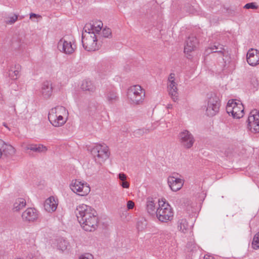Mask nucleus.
<instances>
[{
  "instance_id": "obj_38",
  "label": "nucleus",
  "mask_w": 259,
  "mask_h": 259,
  "mask_svg": "<svg viewBox=\"0 0 259 259\" xmlns=\"http://www.w3.org/2000/svg\"><path fill=\"white\" fill-rule=\"evenodd\" d=\"M82 259H93V256L90 253H84L79 256Z\"/></svg>"
},
{
  "instance_id": "obj_15",
  "label": "nucleus",
  "mask_w": 259,
  "mask_h": 259,
  "mask_svg": "<svg viewBox=\"0 0 259 259\" xmlns=\"http://www.w3.org/2000/svg\"><path fill=\"white\" fill-rule=\"evenodd\" d=\"M198 44V41L195 36L193 35L189 36L186 41L184 52L188 53L194 51L196 48Z\"/></svg>"
},
{
  "instance_id": "obj_17",
  "label": "nucleus",
  "mask_w": 259,
  "mask_h": 259,
  "mask_svg": "<svg viewBox=\"0 0 259 259\" xmlns=\"http://www.w3.org/2000/svg\"><path fill=\"white\" fill-rule=\"evenodd\" d=\"M57 207V204L53 197H49L44 203V208L49 212H53L56 210Z\"/></svg>"
},
{
  "instance_id": "obj_40",
  "label": "nucleus",
  "mask_w": 259,
  "mask_h": 259,
  "mask_svg": "<svg viewBox=\"0 0 259 259\" xmlns=\"http://www.w3.org/2000/svg\"><path fill=\"white\" fill-rule=\"evenodd\" d=\"M127 176L124 173H120L118 174V179L121 181H125Z\"/></svg>"
},
{
  "instance_id": "obj_35",
  "label": "nucleus",
  "mask_w": 259,
  "mask_h": 259,
  "mask_svg": "<svg viewBox=\"0 0 259 259\" xmlns=\"http://www.w3.org/2000/svg\"><path fill=\"white\" fill-rule=\"evenodd\" d=\"M243 8L245 9L256 10L258 8V6L256 3L252 2L245 4L243 6Z\"/></svg>"
},
{
  "instance_id": "obj_11",
  "label": "nucleus",
  "mask_w": 259,
  "mask_h": 259,
  "mask_svg": "<svg viewBox=\"0 0 259 259\" xmlns=\"http://www.w3.org/2000/svg\"><path fill=\"white\" fill-rule=\"evenodd\" d=\"M247 128L253 133H259V112L254 110L250 112L247 119Z\"/></svg>"
},
{
  "instance_id": "obj_42",
  "label": "nucleus",
  "mask_w": 259,
  "mask_h": 259,
  "mask_svg": "<svg viewBox=\"0 0 259 259\" xmlns=\"http://www.w3.org/2000/svg\"><path fill=\"white\" fill-rule=\"evenodd\" d=\"M135 204L134 203L131 201L129 200L127 202V207L128 209H133L134 207Z\"/></svg>"
},
{
  "instance_id": "obj_43",
  "label": "nucleus",
  "mask_w": 259,
  "mask_h": 259,
  "mask_svg": "<svg viewBox=\"0 0 259 259\" xmlns=\"http://www.w3.org/2000/svg\"><path fill=\"white\" fill-rule=\"evenodd\" d=\"M223 8L224 10H226V12L228 13L229 14H234V11L232 10L230 8L227 7H225V6H224Z\"/></svg>"
},
{
  "instance_id": "obj_25",
  "label": "nucleus",
  "mask_w": 259,
  "mask_h": 259,
  "mask_svg": "<svg viewBox=\"0 0 259 259\" xmlns=\"http://www.w3.org/2000/svg\"><path fill=\"white\" fill-rule=\"evenodd\" d=\"M21 66L19 65H15L14 67H12L11 69L9 70V76L12 79H16L19 76V70Z\"/></svg>"
},
{
  "instance_id": "obj_1",
  "label": "nucleus",
  "mask_w": 259,
  "mask_h": 259,
  "mask_svg": "<svg viewBox=\"0 0 259 259\" xmlns=\"http://www.w3.org/2000/svg\"><path fill=\"white\" fill-rule=\"evenodd\" d=\"M74 213L84 230L91 232L96 229L98 218L94 209L82 204L77 206Z\"/></svg>"
},
{
  "instance_id": "obj_12",
  "label": "nucleus",
  "mask_w": 259,
  "mask_h": 259,
  "mask_svg": "<svg viewBox=\"0 0 259 259\" xmlns=\"http://www.w3.org/2000/svg\"><path fill=\"white\" fill-rule=\"evenodd\" d=\"M58 49L61 52L70 55L74 52L75 46H73L71 41H68L64 38H62L58 43Z\"/></svg>"
},
{
  "instance_id": "obj_8",
  "label": "nucleus",
  "mask_w": 259,
  "mask_h": 259,
  "mask_svg": "<svg viewBox=\"0 0 259 259\" xmlns=\"http://www.w3.org/2000/svg\"><path fill=\"white\" fill-rule=\"evenodd\" d=\"M97 37L94 33H85L82 34V44L84 49L87 51H95L99 49V45L97 44Z\"/></svg>"
},
{
  "instance_id": "obj_30",
  "label": "nucleus",
  "mask_w": 259,
  "mask_h": 259,
  "mask_svg": "<svg viewBox=\"0 0 259 259\" xmlns=\"http://www.w3.org/2000/svg\"><path fill=\"white\" fill-rule=\"evenodd\" d=\"M85 33H94L96 34L95 31L94 30L93 26L91 23H89L85 24L84 26L82 34H84Z\"/></svg>"
},
{
  "instance_id": "obj_22",
  "label": "nucleus",
  "mask_w": 259,
  "mask_h": 259,
  "mask_svg": "<svg viewBox=\"0 0 259 259\" xmlns=\"http://www.w3.org/2000/svg\"><path fill=\"white\" fill-rule=\"evenodd\" d=\"M177 224L179 230L184 234L187 233L191 229V226L185 219L179 220Z\"/></svg>"
},
{
  "instance_id": "obj_14",
  "label": "nucleus",
  "mask_w": 259,
  "mask_h": 259,
  "mask_svg": "<svg viewBox=\"0 0 259 259\" xmlns=\"http://www.w3.org/2000/svg\"><path fill=\"white\" fill-rule=\"evenodd\" d=\"M246 60L250 66H255L259 64V51L254 49H249L246 55Z\"/></svg>"
},
{
  "instance_id": "obj_37",
  "label": "nucleus",
  "mask_w": 259,
  "mask_h": 259,
  "mask_svg": "<svg viewBox=\"0 0 259 259\" xmlns=\"http://www.w3.org/2000/svg\"><path fill=\"white\" fill-rule=\"evenodd\" d=\"M102 35L104 37H109L111 36L112 32L110 28H104L102 31Z\"/></svg>"
},
{
  "instance_id": "obj_27",
  "label": "nucleus",
  "mask_w": 259,
  "mask_h": 259,
  "mask_svg": "<svg viewBox=\"0 0 259 259\" xmlns=\"http://www.w3.org/2000/svg\"><path fill=\"white\" fill-rule=\"evenodd\" d=\"M81 87V89L84 91L94 92L95 90V87L90 80H83Z\"/></svg>"
},
{
  "instance_id": "obj_28",
  "label": "nucleus",
  "mask_w": 259,
  "mask_h": 259,
  "mask_svg": "<svg viewBox=\"0 0 259 259\" xmlns=\"http://www.w3.org/2000/svg\"><path fill=\"white\" fill-rule=\"evenodd\" d=\"M106 99L110 104H113L118 100L116 93L114 91H109L106 94Z\"/></svg>"
},
{
  "instance_id": "obj_18",
  "label": "nucleus",
  "mask_w": 259,
  "mask_h": 259,
  "mask_svg": "<svg viewBox=\"0 0 259 259\" xmlns=\"http://www.w3.org/2000/svg\"><path fill=\"white\" fill-rule=\"evenodd\" d=\"M177 84L175 81L168 82V89L169 94L170 95L171 99L174 102H176L178 99Z\"/></svg>"
},
{
  "instance_id": "obj_33",
  "label": "nucleus",
  "mask_w": 259,
  "mask_h": 259,
  "mask_svg": "<svg viewBox=\"0 0 259 259\" xmlns=\"http://www.w3.org/2000/svg\"><path fill=\"white\" fill-rule=\"evenodd\" d=\"M160 235L164 239L168 240L171 238L172 234L170 231L164 230L160 232Z\"/></svg>"
},
{
  "instance_id": "obj_4",
  "label": "nucleus",
  "mask_w": 259,
  "mask_h": 259,
  "mask_svg": "<svg viewBox=\"0 0 259 259\" xmlns=\"http://www.w3.org/2000/svg\"><path fill=\"white\" fill-rule=\"evenodd\" d=\"M206 114L208 116L215 115L219 111L220 103L218 96L214 93L208 95L204 106Z\"/></svg>"
},
{
  "instance_id": "obj_6",
  "label": "nucleus",
  "mask_w": 259,
  "mask_h": 259,
  "mask_svg": "<svg viewBox=\"0 0 259 259\" xmlns=\"http://www.w3.org/2000/svg\"><path fill=\"white\" fill-rule=\"evenodd\" d=\"M159 207L156 210V217L159 221L167 222L172 220L174 215L171 206L168 203L163 202L159 204Z\"/></svg>"
},
{
  "instance_id": "obj_46",
  "label": "nucleus",
  "mask_w": 259,
  "mask_h": 259,
  "mask_svg": "<svg viewBox=\"0 0 259 259\" xmlns=\"http://www.w3.org/2000/svg\"><path fill=\"white\" fill-rule=\"evenodd\" d=\"M33 17H34V18H38V17H40V16L39 15L34 14V13H31L30 14V18H32Z\"/></svg>"
},
{
  "instance_id": "obj_29",
  "label": "nucleus",
  "mask_w": 259,
  "mask_h": 259,
  "mask_svg": "<svg viewBox=\"0 0 259 259\" xmlns=\"http://www.w3.org/2000/svg\"><path fill=\"white\" fill-rule=\"evenodd\" d=\"M68 244V242L63 238H59L58 240V248L62 251L66 250L67 248Z\"/></svg>"
},
{
  "instance_id": "obj_36",
  "label": "nucleus",
  "mask_w": 259,
  "mask_h": 259,
  "mask_svg": "<svg viewBox=\"0 0 259 259\" xmlns=\"http://www.w3.org/2000/svg\"><path fill=\"white\" fill-rule=\"evenodd\" d=\"M149 132V130L148 129L142 128V129H138L135 131V135L136 136H141L145 134H147Z\"/></svg>"
},
{
  "instance_id": "obj_50",
  "label": "nucleus",
  "mask_w": 259,
  "mask_h": 259,
  "mask_svg": "<svg viewBox=\"0 0 259 259\" xmlns=\"http://www.w3.org/2000/svg\"><path fill=\"white\" fill-rule=\"evenodd\" d=\"M79 259H82V258H81L80 257H79Z\"/></svg>"
},
{
  "instance_id": "obj_16",
  "label": "nucleus",
  "mask_w": 259,
  "mask_h": 259,
  "mask_svg": "<svg viewBox=\"0 0 259 259\" xmlns=\"http://www.w3.org/2000/svg\"><path fill=\"white\" fill-rule=\"evenodd\" d=\"M167 182L171 190L176 192L181 189L183 185V181L179 178L171 176L168 178Z\"/></svg>"
},
{
  "instance_id": "obj_34",
  "label": "nucleus",
  "mask_w": 259,
  "mask_h": 259,
  "mask_svg": "<svg viewBox=\"0 0 259 259\" xmlns=\"http://www.w3.org/2000/svg\"><path fill=\"white\" fill-rule=\"evenodd\" d=\"M93 27L96 33H98L100 32L102 27L103 23L101 21H97L93 24H92Z\"/></svg>"
},
{
  "instance_id": "obj_39",
  "label": "nucleus",
  "mask_w": 259,
  "mask_h": 259,
  "mask_svg": "<svg viewBox=\"0 0 259 259\" xmlns=\"http://www.w3.org/2000/svg\"><path fill=\"white\" fill-rule=\"evenodd\" d=\"M120 185L123 188H128L130 187V184L126 181H121Z\"/></svg>"
},
{
  "instance_id": "obj_13",
  "label": "nucleus",
  "mask_w": 259,
  "mask_h": 259,
  "mask_svg": "<svg viewBox=\"0 0 259 259\" xmlns=\"http://www.w3.org/2000/svg\"><path fill=\"white\" fill-rule=\"evenodd\" d=\"M21 217L25 222H33L38 218V212L34 208H28L22 213Z\"/></svg>"
},
{
  "instance_id": "obj_10",
  "label": "nucleus",
  "mask_w": 259,
  "mask_h": 259,
  "mask_svg": "<svg viewBox=\"0 0 259 259\" xmlns=\"http://www.w3.org/2000/svg\"><path fill=\"white\" fill-rule=\"evenodd\" d=\"M178 139L181 145L185 149L191 148L195 142L193 135L186 130H183L179 133Z\"/></svg>"
},
{
  "instance_id": "obj_23",
  "label": "nucleus",
  "mask_w": 259,
  "mask_h": 259,
  "mask_svg": "<svg viewBox=\"0 0 259 259\" xmlns=\"http://www.w3.org/2000/svg\"><path fill=\"white\" fill-rule=\"evenodd\" d=\"M209 49L211 51V53L219 54L222 57L223 60H224L223 58V57L224 56V51L225 49L223 45L219 43L215 42L209 48Z\"/></svg>"
},
{
  "instance_id": "obj_20",
  "label": "nucleus",
  "mask_w": 259,
  "mask_h": 259,
  "mask_svg": "<svg viewBox=\"0 0 259 259\" xmlns=\"http://www.w3.org/2000/svg\"><path fill=\"white\" fill-rule=\"evenodd\" d=\"M52 86L50 82L48 81L44 82L41 87V93L44 98H49L52 95Z\"/></svg>"
},
{
  "instance_id": "obj_3",
  "label": "nucleus",
  "mask_w": 259,
  "mask_h": 259,
  "mask_svg": "<svg viewBox=\"0 0 259 259\" xmlns=\"http://www.w3.org/2000/svg\"><path fill=\"white\" fill-rule=\"evenodd\" d=\"M90 152L95 161L100 164L107 159L110 155L108 147L105 144H97L90 149Z\"/></svg>"
},
{
  "instance_id": "obj_21",
  "label": "nucleus",
  "mask_w": 259,
  "mask_h": 259,
  "mask_svg": "<svg viewBox=\"0 0 259 259\" xmlns=\"http://www.w3.org/2000/svg\"><path fill=\"white\" fill-rule=\"evenodd\" d=\"M25 149L37 153H45L48 150L47 147L42 144H28Z\"/></svg>"
},
{
  "instance_id": "obj_2",
  "label": "nucleus",
  "mask_w": 259,
  "mask_h": 259,
  "mask_svg": "<svg viewBox=\"0 0 259 259\" xmlns=\"http://www.w3.org/2000/svg\"><path fill=\"white\" fill-rule=\"evenodd\" d=\"M66 114L67 111L64 107L58 106L50 110L48 114V119L53 126H61L66 121L63 116Z\"/></svg>"
},
{
  "instance_id": "obj_48",
  "label": "nucleus",
  "mask_w": 259,
  "mask_h": 259,
  "mask_svg": "<svg viewBox=\"0 0 259 259\" xmlns=\"http://www.w3.org/2000/svg\"><path fill=\"white\" fill-rule=\"evenodd\" d=\"M167 108L168 109H171V108H172V105H171V104H168V105H167Z\"/></svg>"
},
{
  "instance_id": "obj_7",
  "label": "nucleus",
  "mask_w": 259,
  "mask_h": 259,
  "mask_svg": "<svg viewBox=\"0 0 259 259\" xmlns=\"http://www.w3.org/2000/svg\"><path fill=\"white\" fill-rule=\"evenodd\" d=\"M244 108L242 103L230 100L226 106V111L234 118L239 119L243 116Z\"/></svg>"
},
{
  "instance_id": "obj_32",
  "label": "nucleus",
  "mask_w": 259,
  "mask_h": 259,
  "mask_svg": "<svg viewBox=\"0 0 259 259\" xmlns=\"http://www.w3.org/2000/svg\"><path fill=\"white\" fill-rule=\"evenodd\" d=\"M18 19V16L14 14L12 16H8L6 18L5 22L7 24L12 25L14 24Z\"/></svg>"
},
{
  "instance_id": "obj_19",
  "label": "nucleus",
  "mask_w": 259,
  "mask_h": 259,
  "mask_svg": "<svg viewBox=\"0 0 259 259\" xmlns=\"http://www.w3.org/2000/svg\"><path fill=\"white\" fill-rule=\"evenodd\" d=\"M156 202L152 197H148L146 199V208L148 213L153 215L156 214Z\"/></svg>"
},
{
  "instance_id": "obj_26",
  "label": "nucleus",
  "mask_w": 259,
  "mask_h": 259,
  "mask_svg": "<svg viewBox=\"0 0 259 259\" xmlns=\"http://www.w3.org/2000/svg\"><path fill=\"white\" fill-rule=\"evenodd\" d=\"M26 205V201L22 198L17 199L13 205V209L15 211H19Z\"/></svg>"
},
{
  "instance_id": "obj_5",
  "label": "nucleus",
  "mask_w": 259,
  "mask_h": 259,
  "mask_svg": "<svg viewBox=\"0 0 259 259\" xmlns=\"http://www.w3.org/2000/svg\"><path fill=\"white\" fill-rule=\"evenodd\" d=\"M127 96L132 103L140 104L144 100L145 91L139 85H133L128 89Z\"/></svg>"
},
{
  "instance_id": "obj_45",
  "label": "nucleus",
  "mask_w": 259,
  "mask_h": 259,
  "mask_svg": "<svg viewBox=\"0 0 259 259\" xmlns=\"http://www.w3.org/2000/svg\"><path fill=\"white\" fill-rule=\"evenodd\" d=\"M4 145V142L3 140H0V158L2 156V147Z\"/></svg>"
},
{
  "instance_id": "obj_49",
  "label": "nucleus",
  "mask_w": 259,
  "mask_h": 259,
  "mask_svg": "<svg viewBox=\"0 0 259 259\" xmlns=\"http://www.w3.org/2000/svg\"><path fill=\"white\" fill-rule=\"evenodd\" d=\"M3 125H4V126H5V127H6L7 128H8V126H7V124H6V123L4 122V123H3Z\"/></svg>"
},
{
  "instance_id": "obj_41",
  "label": "nucleus",
  "mask_w": 259,
  "mask_h": 259,
  "mask_svg": "<svg viewBox=\"0 0 259 259\" xmlns=\"http://www.w3.org/2000/svg\"><path fill=\"white\" fill-rule=\"evenodd\" d=\"M175 80V74L174 73H171L168 78V82H174Z\"/></svg>"
},
{
  "instance_id": "obj_31",
  "label": "nucleus",
  "mask_w": 259,
  "mask_h": 259,
  "mask_svg": "<svg viewBox=\"0 0 259 259\" xmlns=\"http://www.w3.org/2000/svg\"><path fill=\"white\" fill-rule=\"evenodd\" d=\"M252 246L253 249H257L259 248V232H257L253 237Z\"/></svg>"
},
{
  "instance_id": "obj_47",
  "label": "nucleus",
  "mask_w": 259,
  "mask_h": 259,
  "mask_svg": "<svg viewBox=\"0 0 259 259\" xmlns=\"http://www.w3.org/2000/svg\"><path fill=\"white\" fill-rule=\"evenodd\" d=\"M251 82H252V83H253V82L254 83V84H253L254 88H256V87H257L258 82H257V80L255 78L252 79L251 80Z\"/></svg>"
},
{
  "instance_id": "obj_24",
  "label": "nucleus",
  "mask_w": 259,
  "mask_h": 259,
  "mask_svg": "<svg viewBox=\"0 0 259 259\" xmlns=\"http://www.w3.org/2000/svg\"><path fill=\"white\" fill-rule=\"evenodd\" d=\"M15 153V148L11 145L6 144L4 142V145L2 147V155L6 157H10Z\"/></svg>"
},
{
  "instance_id": "obj_9",
  "label": "nucleus",
  "mask_w": 259,
  "mask_h": 259,
  "mask_svg": "<svg viewBox=\"0 0 259 259\" xmlns=\"http://www.w3.org/2000/svg\"><path fill=\"white\" fill-rule=\"evenodd\" d=\"M70 188L74 193L80 196H85L90 192V187L86 183L79 180H73L70 184Z\"/></svg>"
},
{
  "instance_id": "obj_44",
  "label": "nucleus",
  "mask_w": 259,
  "mask_h": 259,
  "mask_svg": "<svg viewBox=\"0 0 259 259\" xmlns=\"http://www.w3.org/2000/svg\"><path fill=\"white\" fill-rule=\"evenodd\" d=\"M137 228L140 230H142L144 229V227L143 226V223L141 222H138L137 223Z\"/></svg>"
}]
</instances>
